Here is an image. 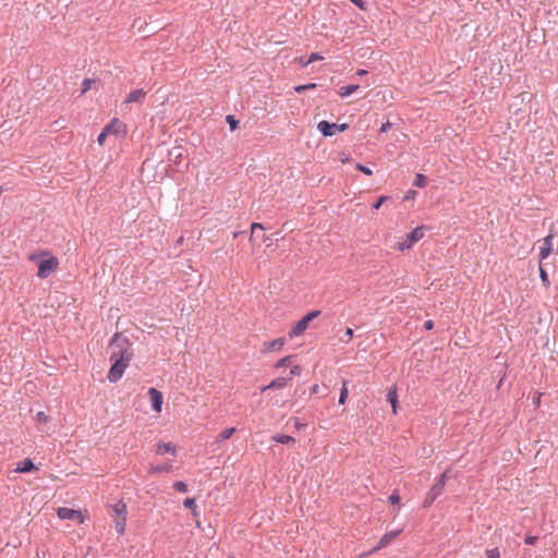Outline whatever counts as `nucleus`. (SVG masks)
Segmentation results:
<instances>
[{"label": "nucleus", "instance_id": "nucleus-7", "mask_svg": "<svg viewBox=\"0 0 558 558\" xmlns=\"http://www.w3.org/2000/svg\"><path fill=\"white\" fill-rule=\"evenodd\" d=\"M348 129H349L348 123H341V124L330 123L326 120H323V121L318 122V124H317V130L326 137L332 136L337 132H344Z\"/></svg>", "mask_w": 558, "mask_h": 558}, {"label": "nucleus", "instance_id": "nucleus-41", "mask_svg": "<svg viewBox=\"0 0 558 558\" xmlns=\"http://www.w3.org/2000/svg\"><path fill=\"white\" fill-rule=\"evenodd\" d=\"M301 371H302V368L299 365H295L290 369L288 377H291V379H292L293 376H299L301 374Z\"/></svg>", "mask_w": 558, "mask_h": 558}, {"label": "nucleus", "instance_id": "nucleus-14", "mask_svg": "<svg viewBox=\"0 0 558 558\" xmlns=\"http://www.w3.org/2000/svg\"><path fill=\"white\" fill-rule=\"evenodd\" d=\"M291 380V377H277L275 379H272L269 385H267L263 390H267V389H272V390H277V389H281L283 387H286L287 383Z\"/></svg>", "mask_w": 558, "mask_h": 558}, {"label": "nucleus", "instance_id": "nucleus-31", "mask_svg": "<svg viewBox=\"0 0 558 558\" xmlns=\"http://www.w3.org/2000/svg\"><path fill=\"white\" fill-rule=\"evenodd\" d=\"M173 488L180 493H186L187 492V485L182 481H177L173 483Z\"/></svg>", "mask_w": 558, "mask_h": 558}, {"label": "nucleus", "instance_id": "nucleus-8", "mask_svg": "<svg viewBox=\"0 0 558 558\" xmlns=\"http://www.w3.org/2000/svg\"><path fill=\"white\" fill-rule=\"evenodd\" d=\"M148 395L150 397V407L156 413H160L163 404V396L162 393L151 387L148 389Z\"/></svg>", "mask_w": 558, "mask_h": 558}, {"label": "nucleus", "instance_id": "nucleus-34", "mask_svg": "<svg viewBox=\"0 0 558 558\" xmlns=\"http://www.w3.org/2000/svg\"><path fill=\"white\" fill-rule=\"evenodd\" d=\"M485 555L487 558H500V551L498 548L486 549Z\"/></svg>", "mask_w": 558, "mask_h": 558}, {"label": "nucleus", "instance_id": "nucleus-2", "mask_svg": "<svg viewBox=\"0 0 558 558\" xmlns=\"http://www.w3.org/2000/svg\"><path fill=\"white\" fill-rule=\"evenodd\" d=\"M110 509L116 515L114 529L118 532V534L123 535L125 533L126 527V504L120 500L117 504L110 506Z\"/></svg>", "mask_w": 558, "mask_h": 558}, {"label": "nucleus", "instance_id": "nucleus-9", "mask_svg": "<svg viewBox=\"0 0 558 558\" xmlns=\"http://www.w3.org/2000/svg\"><path fill=\"white\" fill-rule=\"evenodd\" d=\"M402 530L399 529V530H395V531H390V532H387L386 534L383 535V537L380 538V541L378 542L377 546L374 547L369 554H373L375 551H378L379 549L386 547L388 544H390L396 537H398L400 534H401Z\"/></svg>", "mask_w": 558, "mask_h": 558}, {"label": "nucleus", "instance_id": "nucleus-17", "mask_svg": "<svg viewBox=\"0 0 558 558\" xmlns=\"http://www.w3.org/2000/svg\"><path fill=\"white\" fill-rule=\"evenodd\" d=\"M35 469V465L31 459H24L23 461L19 462L16 465L15 471L20 473H26L31 472Z\"/></svg>", "mask_w": 558, "mask_h": 558}, {"label": "nucleus", "instance_id": "nucleus-1", "mask_svg": "<svg viewBox=\"0 0 558 558\" xmlns=\"http://www.w3.org/2000/svg\"><path fill=\"white\" fill-rule=\"evenodd\" d=\"M131 345L129 338L124 337L120 332H116L111 337L109 347L112 348L110 355L112 364L107 375L110 383H118L122 378L126 367L134 356Z\"/></svg>", "mask_w": 558, "mask_h": 558}, {"label": "nucleus", "instance_id": "nucleus-28", "mask_svg": "<svg viewBox=\"0 0 558 558\" xmlns=\"http://www.w3.org/2000/svg\"><path fill=\"white\" fill-rule=\"evenodd\" d=\"M226 122L229 124L231 131H234L239 126V120L232 114L226 117Z\"/></svg>", "mask_w": 558, "mask_h": 558}, {"label": "nucleus", "instance_id": "nucleus-18", "mask_svg": "<svg viewBox=\"0 0 558 558\" xmlns=\"http://www.w3.org/2000/svg\"><path fill=\"white\" fill-rule=\"evenodd\" d=\"M360 88V85L357 84H351L340 87L338 90V94L340 97L345 98L355 93Z\"/></svg>", "mask_w": 558, "mask_h": 558}, {"label": "nucleus", "instance_id": "nucleus-53", "mask_svg": "<svg viewBox=\"0 0 558 558\" xmlns=\"http://www.w3.org/2000/svg\"><path fill=\"white\" fill-rule=\"evenodd\" d=\"M2 193V187H0V194Z\"/></svg>", "mask_w": 558, "mask_h": 558}, {"label": "nucleus", "instance_id": "nucleus-37", "mask_svg": "<svg viewBox=\"0 0 558 558\" xmlns=\"http://www.w3.org/2000/svg\"><path fill=\"white\" fill-rule=\"evenodd\" d=\"M388 199H389V196H385V195H383V196H380V197H378V198H377V201L372 205V207H373L374 209H379V208H380V206H381L386 201H388Z\"/></svg>", "mask_w": 558, "mask_h": 558}, {"label": "nucleus", "instance_id": "nucleus-52", "mask_svg": "<svg viewBox=\"0 0 558 558\" xmlns=\"http://www.w3.org/2000/svg\"><path fill=\"white\" fill-rule=\"evenodd\" d=\"M240 234V232H233V238H236Z\"/></svg>", "mask_w": 558, "mask_h": 558}, {"label": "nucleus", "instance_id": "nucleus-33", "mask_svg": "<svg viewBox=\"0 0 558 558\" xmlns=\"http://www.w3.org/2000/svg\"><path fill=\"white\" fill-rule=\"evenodd\" d=\"M352 337H353V329L347 328L343 336L340 338V341L347 343L351 340Z\"/></svg>", "mask_w": 558, "mask_h": 558}, {"label": "nucleus", "instance_id": "nucleus-20", "mask_svg": "<svg viewBox=\"0 0 558 558\" xmlns=\"http://www.w3.org/2000/svg\"><path fill=\"white\" fill-rule=\"evenodd\" d=\"M284 344V340L282 338H277L272 341L266 343L268 351H277L280 350Z\"/></svg>", "mask_w": 558, "mask_h": 558}, {"label": "nucleus", "instance_id": "nucleus-23", "mask_svg": "<svg viewBox=\"0 0 558 558\" xmlns=\"http://www.w3.org/2000/svg\"><path fill=\"white\" fill-rule=\"evenodd\" d=\"M272 439L277 442H280V444H291V442H294V438L292 436H289V435H280V434H277L272 437Z\"/></svg>", "mask_w": 558, "mask_h": 558}, {"label": "nucleus", "instance_id": "nucleus-12", "mask_svg": "<svg viewBox=\"0 0 558 558\" xmlns=\"http://www.w3.org/2000/svg\"><path fill=\"white\" fill-rule=\"evenodd\" d=\"M553 250V235L549 234L544 239V244L539 247L541 260L549 256Z\"/></svg>", "mask_w": 558, "mask_h": 558}, {"label": "nucleus", "instance_id": "nucleus-19", "mask_svg": "<svg viewBox=\"0 0 558 558\" xmlns=\"http://www.w3.org/2000/svg\"><path fill=\"white\" fill-rule=\"evenodd\" d=\"M447 482V473H442L436 484L430 488L436 494L440 495L444 492Z\"/></svg>", "mask_w": 558, "mask_h": 558}, {"label": "nucleus", "instance_id": "nucleus-16", "mask_svg": "<svg viewBox=\"0 0 558 558\" xmlns=\"http://www.w3.org/2000/svg\"><path fill=\"white\" fill-rule=\"evenodd\" d=\"M424 227H416L410 233H408L407 238L411 243H415L420 241L424 236Z\"/></svg>", "mask_w": 558, "mask_h": 558}, {"label": "nucleus", "instance_id": "nucleus-45", "mask_svg": "<svg viewBox=\"0 0 558 558\" xmlns=\"http://www.w3.org/2000/svg\"><path fill=\"white\" fill-rule=\"evenodd\" d=\"M536 539H537V537H536V536L527 535V536L525 537V543H526V544H529V545H533V544H535Z\"/></svg>", "mask_w": 558, "mask_h": 558}, {"label": "nucleus", "instance_id": "nucleus-49", "mask_svg": "<svg viewBox=\"0 0 558 558\" xmlns=\"http://www.w3.org/2000/svg\"><path fill=\"white\" fill-rule=\"evenodd\" d=\"M319 392V386L318 385H314L312 387V393H318Z\"/></svg>", "mask_w": 558, "mask_h": 558}, {"label": "nucleus", "instance_id": "nucleus-30", "mask_svg": "<svg viewBox=\"0 0 558 558\" xmlns=\"http://www.w3.org/2000/svg\"><path fill=\"white\" fill-rule=\"evenodd\" d=\"M235 432V428L234 427H230V428H226L223 429L220 435H219V438L221 440H226V439H229L233 433Z\"/></svg>", "mask_w": 558, "mask_h": 558}, {"label": "nucleus", "instance_id": "nucleus-6", "mask_svg": "<svg viewBox=\"0 0 558 558\" xmlns=\"http://www.w3.org/2000/svg\"><path fill=\"white\" fill-rule=\"evenodd\" d=\"M123 131H124L123 123L121 121H119L118 119H113L98 134L97 142L99 145H102L108 135H111V134L118 135L119 133H121Z\"/></svg>", "mask_w": 558, "mask_h": 558}, {"label": "nucleus", "instance_id": "nucleus-21", "mask_svg": "<svg viewBox=\"0 0 558 558\" xmlns=\"http://www.w3.org/2000/svg\"><path fill=\"white\" fill-rule=\"evenodd\" d=\"M439 495L436 494L435 492H433L432 489L427 493L426 495V498L423 502V507L424 508H428L432 506V504L436 500V498L438 497Z\"/></svg>", "mask_w": 558, "mask_h": 558}, {"label": "nucleus", "instance_id": "nucleus-3", "mask_svg": "<svg viewBox=\"0 0 558 558\" xmlns=\"http://www.w3.org/2000/svg\"><path fill=\"white\" fill-rule=\"evenodd\" d=\"M320 315V311H311L305 314L289 331V337L294 338L302 335L307 328L310 323Z\"/></svg>", "mask_w": 558, "mask_h": 558}, {"label": "nucleus", "instance_id": "nucleus-40", "mask_svg": "<svg viewBox=\"0 0 558 558\" xmlns=\"http://www.w3.org/2000/svg\"><path fill=\"white\" fill-rule=\"evenodd\" d=\"M350 2L363 11L367 10L366 2L364 0H350Z\"/></svg>", "mask_w": 558, "mask_h": 558}, {"label": "nucleus", "instance_id": "nucleus-25", "mask_svg": "<svg viewBox=\"0 0 558 558\" xmlns=\"http://www.w3.org/2000/svg\"><path fill=\"white\" fill-rule=\"evenodd\" d=\"M539 278L542 280L543 286L545 288H548L550 284V281H549L547 271L542 267V265H539Z\"/></svg>", "mask_w": 558, "mask_h": 558}, {"label": "nucleus", "instance_id": "nucleus-44", "mask_svg": "<svg viewBox=\"0 0 558 558\" xmlns=\"http://www.w3.org/2000/svg\"><path fill=\"white\" fill-rule=\"evenodd\" d=\"M391 128H392V123L387 121V122L381 124L380 132L381 133H387Z\"/></svg>", "mask_w": 558, "mask_h": 558}, {"label": "nucleus", "instance_id": "nucleus-10", "mask_svg": "<svg viewBox=\"0 0 558 558\" xmlns=\"http://www.w3.org/2000/svg\"><path fill=\"white\" fill-rule=\"evenodd\" d=\"M173 471V464L171 462H166L161 464H149L148 474L156 475L159 473H171Z\"/></svg>", "mask_w": 558, "mask_h": 558}, {"label": "nucleus", "instance_id": "nucleus-11", "mask_svg": "<svg viewBox=\"0 0 558 558\" xmlns=\"http://www.w3.org/2000/svg\"><path fill=\"white\" fill-rule=\"evenodd\" d=\"M155 452L156 454L158 456H163L166 453H170L172 456H175L177 453V448L175 446H173L172 444L170 442H158L156 445V449H155Z\"/></svg>", "mask_w": 558, "mask_h": 558}, {"label": "nucleus", "instance_id": "nucleus-26", "mask_svg": "<svg viewBox=\"0 0 558 558\" xmlns=\"http://www.w3.org/2000/svg\"><path fill=\"white\" fill-rule=\"evenodd\" d=\"M348 395H349V390L347 388V381H343L342 388H341V391H340V395H339V403L340 404H344L345 403Z\"/></svg>", "mask_w": 558, "mask_h": 558}, {"label": "nucleus", "instance_id": "nucleus-36", "mask_svg": "<svg viewBox=\"0 0 558 558\" xmlns=\"http://www.w3.org/2000/svg\"><path fill=\"white\" fill-rule=\"evenodd\" d=\"M355 168H356V170L361 171L365 175H372L373 174V171L367 166H364L362 163H356Z\"/></svg>", "mask_w": 558, "mask_h": 558}, {"label": "nucleus", "instance_id": "nucleus-27", "mask_svg": "<svg viewBox=\"0 0 558 558\" xmlns=\"http://www.w3.org/2000/svg\"><path fill=\"white\" fill-rule=\"evenodd\" d=\"M293 356L292 355H287L282 359H280L276 364H275V367L277 368H280V367H287L290 365L291 361H292Z\"/></svg>", "mask_w": 558, "mask_h": 558}, {"label": "nucleus", "instance_id": "nucleus-48", "mask_svg": "<svg viewBox=\"0 0 558 558\" xmlns=\"http://www.w3.org/2000/svg\"><path fill=\"white\" fill-rule=\"evenodd\" d=\"M366 74H367V71H366V70H364V69H360V70H357V72H356V75H359V76H364V75H366Z\"/></svg>", "mask_w": 558, "mask_h": 558}, {"label": "nucleus", "instance_id": "nucleus-50", "mask_svg": "<svg viewBox=\"0 0 558 558\" xmlns=\"http://www.w3.org/2000/svg\"><path fill=\"white\" fill-rule=\"evenodd\" d=\"M36 418H48L44 412L39 411L36 415Z\"/></svg>", "mask_w": 558, "mask_h": 558}, {"label": "nucleus", "instance_id": "nucleus-46", "mask_svg": "<svg viewBox=\"0 0 558 558\" xmlns=\"http://www.w3.org/2000/svg\"><path fill=\"white\" fill-rule=\"evenodd\" d=\"M424 328H425L426 330H432V329L434 328V322H433V320H426V322L424 323Z\"/></svg>", "mask_w": 558, "mask_h": 558}, {"label": "nucleus", "instance_id": "nucleus-47", "mask_svg": "<svg viewBox=\"0 0 558 558\" xmlns=\"http://www.w3.org/2000/svg\"><path fill=\"white\" fill-rule=\"evenodd\" d=\"M416 194L415 191H409L408 194L403 197L404 201L410 199Z\"/></svg>", "mask_w": 558, "mask_h": 558}, {"label": "nucleus", "instance_id": "nucleus-39", "mask_svg": "<svg viewBox=\"0 0 558 558\" xmlns=\"http://www.w3.org/2000/svg\"><path fill=\"white\" fill-rule=\"evenodd\" d=\"M256 230H264L263 225L258 223V222H253L252 223V226H251V235H250L251 240L253 239V235H254Z\"/></svg>", "mask_w": 558, "mask_h": 558}, {"label": "nucleus", "instance_id": "nucleus-15", "mask_svg": "<svg viewBox=\"0 0 558 558\" xmlns=\"http://www.w3.org/2000/svg\"><path fill=\"white\" fill-rule=\"evenodd\" d=\"M387 401L391 404L392 413L395 415L398 414L397 408H398V395H397V388L396 386L390 388L387 393Z\"/></svg>", "mask_w": 558, "mask_h": 558}, {"label": "nucleus", "instance_id": "nucleus-22", "mask_svg": "<svg viewBox=\"0 0 558 558\" xmlns=\"http://www.w3.org/2000/svg\"><path fill=\"white\" fill-rule=\"evenodd\" d=\"M426 184H427V178L422 173H417L413 181V185L416 187H425Z\"/></svg>", "mask_w": 558, "mask_h": 558}, {"label": "nucleus", "instance_id": "nucleus-42", "mask_svg": "<svg viewBox=\"0 0 558 558\" xmlns=\"http://www.w3.org/2000/svg\"><path fill=\"white\" fill-rule=\"evenodd\" d=\"M389 501L392 504V505H398L400 502V496L397 492H393L390 496H389Z\"/></svg>", "mask_w": 558, "mask_h": 558}, {"label": "nucleus", "instance_id": "nucleus-38", "mask_svg": "<svg viewBox=\"0 0 558 558\" xmlns=\"http://www.w3.org/2000/svg\"><path fill=\"white\" fill-rule=\"evenodd\" d=\"M543 397V393L541 392H535L533 398H532V404L534 408H538L541 405V399Z\"/></svg>", "mask_w": 558, "mask_h": 558}, {"label": "nucleus", "instance_id": "nucleus-32", "mask_svg": "<svg viewBox=\"0 0 558 558\" xmlns=\"http://www.w3.org/2000/svg\"><path fill=\"white\" fill-rule=\"evenodd\" d=\"M184 507L192 510L194 513L196 511V502L194 498H186L183 502Z\"/></svg>", "mask_w": 558, "mask_h": 558}, {"label": "nucleus", "instance_id": "nucleus-5", "mask_svg": "<svg viewBox=\"0 0 558 558\" xmlns=\"http://www.w3.org/2000/svg\"><path fill=\"white\" fill-rule=\"evenodd\" d=\"M59 266V260L54 256L43 258L38 263L37 276L41 279L48 278Z\"/></svg>", "mask_w": 558, "mask_h": 558}, {"label": "nucleus", "instance_id": "nucleus-51", "mask_svg": "<svg viewBox=\"0 0 558 558\" xmlns=\"http://www.w3.org/2000/svg\"><path fill=\"white\" fill-rule=\"evenodd\" d=\"M304 426H305V424H303V423H300V422H296V423H295V429H296V430H300V429H301L302 427H304Z\"/></svg>", "mask_w": 558, "mask_h": 558}, {"label": "nucleus", "instance_id": "nucleus-43", "mask_svg": "<svg viewBox=\"0 0 558 558\" xmlns=\"http://www.w3.org/2000/svg\"><path fill=\"white\" fill-rule=\"evenodd\" d=\"M412 245H413V243H411V242L407 239V241L399 243V246H398V247H399V250H400V251H404V250H409V248H411V246H412Z\"/></svg>", "mask_w": 558, "mask_h": 558}, {"label": "nucleus", "instance_id": "nucleus-13", "mask_svg": "<svg viewBox=\"0 0 558 558\" xmlns=\"http://www.w3.org/2000/svg\"><path fill=\"white\" fill-rule=\"evenodd\" d=\"M146 96V92L142 88L132 90L125 98L124 102H142Z\"/></svg>", "mask_w": 558, "mask_h": 558}, {"label": "nucleus", "instance_id": "nucleus-24", "mask_svg": "<svg viewBox=\"0 0 558 558\" xmlns=\"http://www.w3.org/2000/svg\"><path fill=\"white\" fill-rule=\"evenodd\" d=\"M96 84V80H93V78H84L83 82H82V90H81V96L84 95L85 93H87L92 86Z\"/></svg>", "mask_w": 558, "mask_h": 558}, {"label": "nucleus", "instance_id": "nucleus-29", "mask_svg": "<svg viewBox=\"0 0 558 558\" xmlns=\"http://www.w3.org/2000/svg\"><path fill=\"white\" fill-rule=\"evenodd\" d=\"M316 87V84L315 83H308V84H304V85H298L294 87V90L298 93V94H301L305 90H308V89H314Z\"/></svg>", "mask_w": 558, "mask_h": 558}, {"label": "nucleus", "instance_id": "nucleus-35", "mask_svg": "<svg viewBox=\"0 0 558 558\" xmlns=\"http://www.w3.org/2000/svg\"><path fill=\"white\" fill-rule=\"evenodd\" d=\"M322 59H323V57L320 54H318L317 52H313V53H311L308 59L305 61V63H303V66H307L310 63H312L316 60H322Z\"/></svg>", "mask_w": 558, "mask_h": 558}, {"label": "nucleus", "instance_id": "nucleus-4", "mask_svg": "<svg viewBox=\"0 0 558 558\" xmlns=\"http://www.w3.org/2000/svg\"><path fill=\"white\" fill-rule=\"evenodd\" d=\"M57 514L61 520H71L77 522L78 524H83L87 519L86 511L83 512L81 510H75L66 507L58 508Z\"/></svg>", "mask_w": 558, "mask_h": 558}]
</instances>
